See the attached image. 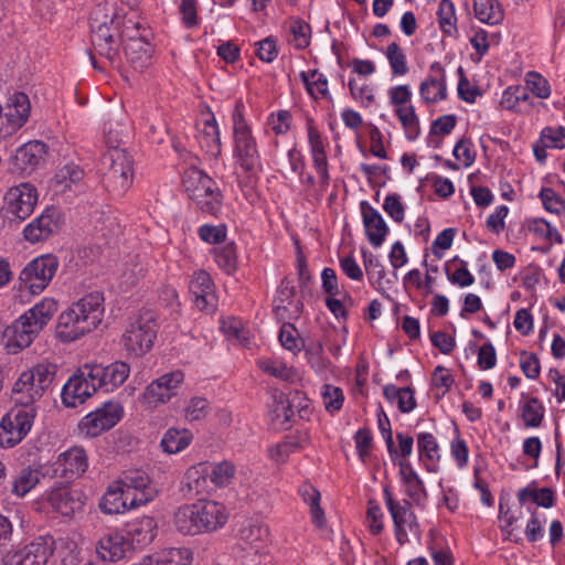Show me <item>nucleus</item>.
I'll return each mask as SVG.
<instances>
[{
    "instance_id": "18",
    "label": "nucleus",
    "mask_w": 565,
    "mask_h": 565,
    "mask_svg": "<svg viewBox=\"0 0 565 565\" xmlns=\"http://www.w3.org/2000/svg\"><path fill=\"white\" fill-rule=\"evenodd\" d=\"M61 222L60 211L53 206L46 207L24 226L23 237L30 244L44 242L58 232Z\"/></svg>"
},
{
    "instance_id": "60",
    "label": "nucleus",
    "mask_w": 565,
    "mask_h": 565,
    "mask_svg": "<svg viewBox=\"0 0 565 565\" xmlns=\"http://www.w3.org/2000/svg\"><path fill=\"white\" fill-rule=\"evenodd\" d=\"M279 342L288 351L298 353L302 349V339L292 323H284L279 331Z\"/></svg>"
},
{
    "instance_id": "20",
    "label": "nucleus",
    "mask_w": 565,
    "mask_h": 565,
    "mask_svg": "<svg viewBox=\"0 0 565 565\" xmlns=\"http://www.w3.org/2000/svg\"><path fill=\"white\" fill-rule=\"evenodd\" d=\"M214 282L205 270H196L190 278L189 289L194 297L196 308L206 313H213L217 307Z\"/></svg>"
},
{
    "instance_id": "43",
    "label": "nucleus",
    "mask_w": 565,
    "mask_h": 565,
    "mask_svg": "<svg viewBox=\"0 0 565 565\" xmlns=\"http://www.w3.org/2000/svg\"><path fill=\"white\" fill-rule=\"evenodd\" d=\"M445 273L449 282L458 287H469L475 282L473 275L468 270L467 262L458 259V257L446 263Z\"/></svg>"
},
{
    "instance_id": "57",
    "label": "nucleus",
    "mask_w": 565,
    "mask_h": 565,
    "mask_svg": "<svg viewBox=\"0 0 565 565\" xmlns=\"http://www.w3.org/2000/svg\"><path fill=\"white\" fill-rule=\"evenodd\" d=\"M312 166L318 174L319 192L318 196H322L330 184V173L327 152L311 154Z\"/></svg>"
},
{
    "instance_id": "30",
    "label": "nucleus",
    "mask_w": 565,
    "mask_h": 565,
    "mask_svg": "<svg viewBox=\"0 0 565 565\" xmlns=\"http://www.w3.org/2000/svg\"><path fill=\"white\" fill-rule=\"evenodd\" d=\"M418 459L428 472L436 473L439 470L440 448L436 437L430 433L416 435Z\"/></svg>"
},
{
    "instance_id": "17",
    "label": "nucleus",
    "mask_w": 565,
    "mask_h": 565,
    "mask_svg": "<svg viewBox=\"0 0 565 565\" xmlns=\"http://www.w3.org/2000/svg\"><path fill=\"white\" fill-rule=\"evenodd\" d=\"M420 100L427 105H437L448 97L446 70L440 62L429 65L428 74L419 84Z\"/></svg>"
},
{
    "instance_id": "28",
    "label": "nucleus",
    "mask_w": 565,
    "mask_h": 565,
    "mask_svg": "<svg viewBox=\"0 0 565 565\" xmlns=\"http://www.w3.org/2000/svg\"><path fill=\"white\" fill-rule=\"evenodd\" d=\"M46 145L40 140L29 141L19 147L13 156V164L21 172L32 171L44 160Z\"/></svg>"
},
{
    "instance_id": "14",
    "label": "nucleus",
    "mask_w": 565,
    "mask_h": 565,
    "mask_svg": "<svg viewBox=\"0 0 565 565\" xmlns=\"http://www.w3.org/2000/svg\"><path fill=\"white\" fill-rule=\"evenodd\" d=\"M31 115V103L29 96L21 92H15L9 96L4 106H2V120L0 134L10 136L19 131L29 120Z\"/></svg>"
},
{
    "instance_id": "58",
    "label": "nucleus",
    "mask_w": 565,
    "mask_h": 565,
    "mask_svg": "<svg viewBox=\"0 0 565 565\" xmlns=\"http://www.w3.org/2000/svg\"><path fill=\"white\" fill-rule=\"evenodd\" d=\"M321 397L327 412L333 414L342 408L344 394L340 387L324 384L321 387Z\"/></svg>"
},
{
    "instance_id": "6",
    "label": "nucleus",
    "mask_w": 565,
    "mask_h": 565,
    "mask_svg": "<svg viewBox=\"0 0 565 565\" xmlns=\"http://www.w3.org/2000/svg\"><path fill=\"white\" fill-rule=\"evenodd\" d=\"M102 163L105 188L113 195L122 196L132 184V158L125 149L111 148L103 154Z\"/></svg>"
},
{
    "instance_id": "54",
    "label": "nucleus",
    "mask_w": 565,
    "mask_h": 565,
    "mask_svg": "<svg viewBox=\"0 0 565 565\" xmlns=\"http://www.w3.org/2000/svg\"><path fill=\"white\" fill-rule=\"evenodd\" d=\"M84 177V171L76 164L70 163L62 167L55 174V183L62 190H72L73 185L78 184Z\"/></svg>"
},
{
    "instance_id": "13",
    "label": "nucleus",
    "mask_w": 565,
    "mask_h": 565,
    "mask_svg": "<svg viewBox=\"0 0 565 565\" xmlns=\"http://www.w3.org/2000/svg\"><path fill=\"white\" fill-rule=\"evenodd\" d=\"M116 481L126 492V497L131 500L130 508L146 505L158 494V491L152 484L149 476L141 470L125 471Z\"/></svg>"
},
{
    "instance_id": "7",
    "label": "nucleus",
    "mask_w": 565,
    "mask_h": 565,
    "mask_svg": "<svg viewBox=\"0 0 565 565\" xmlns=\"http://www.w3.org/2000/svg\"><path fill=\"white\" fill-rule=\"evenodd\" d=\"M158 323L153 312L140 311L131 318L121 335V344L129 355L142 356L153 347Z\"/></svg>"
},
{
    "instance_id": "29",
    "label": "nucleus",
    "mask_w": 565,
    "mask_h": 565,
    "mask_svg": "<svg viewBox=\"0 0 565 565\" xmlns=\"http://www.w3.org/2000/svg\"><path fill=\"white\" fill-rule=\"evenodd\" d=\"M57 310V301L52 297H45L26 310L21 317L40 334Z\"/></svg>"
},
{
    "instance_id": "42",
    "label": "nucleus",
    "mask_w": 565,
    "mask_h": 565,
    "mask_svg": "<svg viewBox=\"0 0 565 565\" xmlns=\"http://www.w3.org/2000/svg\"><path fill=\"white\" fill-rule=\"evenodd\" d=\"M476 18L487 24H499L504 17L502 6L498 0H473Z\"/></svg>"
},
{
    "instance_id": "62",
    "label": "nucleus",
    "mask_w": 565,
    "mask_h": 565,
    "mask_svg": "<svg viewBox=\"0 0 565 565\" xmlns=\"http://www.w3.org/2000/svg\"><path fill=\"white\" fill-rule=\"evenodd\" d=\"M527 511L530 512L531 518L529 519L525 526V536L529 542L535 543L537 541H541L544 536V526L546 523V518L541 516L536 508H527Z\"/></svg>"
},
{
    "instance_id": "4",
    "label": "nucleus",
    "mask_w": 565,
    "mask_h": 565,
    "mask_svg": "<svg viewBox=\"0 0 565 565\" xmlns=\"http://www.w3.org/2000/svg\"><path fill=\"white\" fill-rule=\"evenodd\" d=\"M56 373L57 365L47 361L23 371L12 387L15 403L28 407L39 401L52 386Z\"/></svg>"
},
{
    "instance_id": "10",
    "label": "nucleus",
    "mask_w": 565,
    "mask_h": 565,
    "mask_svg": "<svg viewBox=\"0 0 565 565\" xmlns=\"http://www.w3.org/2000/svg\"><path fill=\"white\" fill-rule=\"evenodd\" d=\"M58 259L52 254L41 255L21 270L19 280L21 286L32 295H39L45 290L58 268Z\"/></svg>"
},
{
    "instance_id": "36",
    "label": "nucleus",
    "mask_w": 565,
    "mask_h": 565,
    "mask_svg": "<svg viewBox=\"0 0 565 565\" xmlns=\"http://www.w3.org/2000/svg\"><path fill=\"white\" fill-rule=\"evenodd\" d=\"M207 469L204 463L191 467L186 470L183 480V491L188 495H202L207 493Z\"/></svg>"
},
{
    "instance_id": "63",
    "label": "nucleus",
    "mask_w": 565,
    "mask_h": 565,
    "mask_svg": "<svg viewBox=\"0 0 565 565\" xmlns=\"http://www.w3.org/2000/svg\"><path fill=\"white\" fill-rule=\"evenodd\" d=\"M540 143L550 149L565 148V128L562 126L545 127L540 135Z\"/></svg>"
},
{
    "instance_id": "5",
    "label": "nucleus",
    "mask_w": 565,
    "mask_h": 565,
    "mask_svg": "<svg viewBox=\"0 0 565 565\" xmlns=\"http://www.w3.org/2000/svg\"><path fill=\"white\" fill-rule=\"evenodd\" d=\"M182 185L188 196L204 213L216 214L222 206L223 195L216 182L196 168H189L182 174Z\"/></svg>"
},
{
    "instance_id": "50",
    "label": "nucleus",
    "mask_w": 565,
    "mask_h": 565,
    "mask_svg": "<svg viewBox=\"0 0 565 565\" xmlns=\"http://www.w3.org/2000/svg\"><path fill=\"white\" fill-rule=\"evenodd\" d=\"M385 56L393 76H405L408 73L407 56L396 42H392L387 45Z\"/></svg>"
},
{
    "instance_id": "1",
    "label": "nucleus",
    "mask_w": 565,
    "mask_h": 565,
    "mask_svg": "<svg viewBox=\"0 0 565 565\" xmlns=\"http://www.w3.org/2000/svg\"><path fill=\"white\" fill-rule=\"evenodd\" d=\"M245 106L242 100L235 103L232 114L233 121V159L235 164L244 172L238 175L241 189L252 192L263 170L260 153L253 130L244 116Z\"/></svg>"
},
{
    "instance_id": "22",
    "label": "nucleus",
    "mask_w": 565,
    "mask_h": 565,
    "mask_svg": "<svg viewBox=\"0 0 565 565\" xmlns=\"http://www.w3.org/2000/svg\"><path fill=\"white\" fill-rule=\"evenodd\" d=\"M54 467L55 473L65 479L82 476L88 468V458L85 449L81 446L68 448L58 455Z\"/></svg>"
},
{
    "instance_id": "8",
    "label": "nucleus",
    "mask_w": 565,
    "mask_h": 565,
    "mask_svg": "<svg viewBox=\"0 0 565 565\" xmlns=\"http://www.w3.org/2000/svg\"><path fill=\"white\" fill-rule=\"evenodd\" d=\"M383 499L385 507L392 518L394 525V535L397 543L403 546L409 542L408 534L420 539L422 529L416 514L412 510L411 501L395 499L390 487L383 489Z\"/></svg>"
},
{
    "instance_id": "45",
    "label": "nucleus",
    "mask_w": 565,
    "mask_h": 565,
    "mask_svg": "<svg viewBox=\"0 0 565 565\" xmlns=\"http://www.w3.org/2000/svg\"><path fill=\"white\" fill-rule=\"evenodd\" d=\"M269 414L274 423L280 426L288 424L295 415L294 401L290 402L282 393L275 394Z\"/></svg>"
},
{
    "instance_id": "19",
    "label": "nucleus",
    "mask_w": 565,
    "mask_h": 565,
    "mask_svg": "<svg viewBox=\"0 0 565 565\" xmlns=\"http://www.w3.org/2000/svg\"><path fill=\"white\" fill-rule=\"evenodd\" d=\"M130 366L122 361L114 362L109 365L89 364V377H93L98 390L111 392L120 386L128 377Z\"/></svg>"
},
{
    "instance_id": "24",
    "label": "nucleus",
    "mask_w": 565,
    "mask_h": 565,
    "mask_svg": "<svg viewBox=\"0 0 565 565\" xmlns=\"http://www.w3.org/2000/svg\"><path fill=\"white\" fill-rule=\"evenodd\" d=\"M360 211L369 243L374 248L381 247L390 232L383 216L367 201L360 203Z\"/></svg>"
},
{
    "instance_id": "26",
    "label": "nucleus",
    "mask_w": 565,
    "mask_h": 565,
    "mask_svg": "<svg viewBox=\"0 0 565 565\" xmlns=\"http://www.w3.org/2000/svg\"><path fill=\"white\" fill-rule=\"evenodd\" d=\"M38 335V332L21 316L8 326L2 333L6 348L11 354H17L30 347Z\"/></svg>"
},
{
    "instance_id": "47",
    "label": "nucleus",
    "mask_w": 565,
    "mask_h": 565,
    "mask_svg": "<svg viewBox=\"0 0 565 565\" xmlns=\"http://www.w3.org/2000/svg\"><path fill=\"white\" fill-rule=\"evenodd\" d=\"M157 565H190L192 553L185 547L166 548L152 555Z\"/></svg>"
},
{
    "instance_id": "51",
    "label": "nucleus",
    "mask_w": 565,
    "mask_h": 565,
    "mask_svg": "<svg viewBox=\"0 0 565 565\" xmlns=\"http://www.w3.org/2000/svg\"><path fill=\"white\" fill-rule=\"evenodd\" d=\"M211 411V404L205 397H191L183 406V418L188 423L203 420Z\"/></svg>"
},
{
    "instance_id": "9",
    "label": "nucleus",
    "mask_w": 565,
    "mask_h": 565,
    "mask_svg": "<svg viewBox=\"0 0 565 565\" xmlns=\"http://www.w3.org/2000/svg\"><path fill=\"white\" fill-rule=\"evenodd\" d=\"M38 200V189L29 182L9 188L3 196L4 220L10 224H21L34 212Z\"/></svg>"
},
{
    "instance_id": "55",
    "label": "nucleus",
    "mask_w": 565,
    "mask_h": 565,
    "mask_svg": "<svg viewBox=\"0 0 565 565\" xmlns=\"http://www.w3.org/2000/svg\"><path fill=\"white\" fill-rule=\"evenodd\" d=\"M544 406L536 397L529 398L521 407L526 427H539L544 418Z\"/></svg>"
},
{
    "instance_id": "52",
    "label": "nucleus",
    "mask_w": 565,
    "mask_h": 565,
    "mask_svg": "<svg viewBox=\"0 0 565 565\" xmlns=\"http://www.w3.org/2000/svg\"><path fill=\"white\" fill-rule=\"evenodd\" d=\"M291 39L289 42L296 50H305L310 45L311 26L302 19L294 18L289 22Z\"/></svg>"
},
{
    "instance_id": "49",
    "label": "nucleus",
    "mask_w": 565,
    "mask_h": 565,
    "mask_svg": "<svg viewBox=\"0 0 565 565\" xmlns=\"http://www.w3.org/2000/svg\"><path fill=\"white\" fill-rule=\"evenodd\" d=\"M395 115L405 131L406 138L415 140L419 136L420 128L414 106L408 105L407 107L395 108Z\"/></svg>"
},
{
    "instance_id": "21",
    "label": "nucleus",
    "mask_w": 565,
    "mask_h": 565,
    "mask_svg": "<svg viewBox=\"0 0 565 565\" xmlns=\"http://www.w3.org/2000/svg\"><path fill=\"white\" fill-rule=\"evenodd\" d=\"M54 551L51 536H40L17 551L10 558V565H46Z\"/></svg>"
},
{
    "instance_id": "46",
    "label": "nucleus",
    "mask_w": 565,
    "mask_h": 565,
    "mask_svg": "<svg viewBox=\"0 0 565 565\" xmlns=\"http://www.w3.org/2000/svg\"><path fill=\"white\" fill-rule=\"evenodd\" d=\"M214 259L217 266L227 275H233L237 269V249L234 242L214 248Z\"/></svg>"
},
{
    "instance_id": "41",
    "label": "nucleus",
    "mask_w": 565,
    "mask_h": 565,
    "mask_svg": "<svg viewBox=\"0 0 565 565\" xmlns=\"http://www.w3.org/2000/svg\"><path fill=\"white\" fill-rule=\"evenodd\" d=\"M257 366L266 374L285 382L294 383L298 379L297 371L278 359L262 358L257 361Z\"/></svg>"
},
{
    "instance_id": "38",
    "label": "nucleus",
    "mask_w": 565,
    "mask_h": 565,
    "mask_svg": "<svg viewBox=\"0 0 565 565\" xmlns=\"http://www.w3.org/2000/svg\"><path fill=\"white\" fill-rule=\"evenodd\" d=\"M299 77L305 84L307 93L315 99L324 98L332 100L328 89V78L318 70L300 72Z\"/></svg>"
},
{
    "instance_id": "12",
    "label": "nucleus",
    "mask_w": 565,
    "mask_h": 565,
    "mask_svg": "<svg viewBox=\"0 0 565 565\" xmlns=\"http://www.w3.org/2000/svg\"><path fill=\"white\" fill-rule=\"evenodd\" d=\"M183 381L184 374L181 371L164 373L146 386L139 401L146 408H158L178 394V388Z\"/></svg>"
},
{
    "instance_id": "48",
    "label": "nucleus",
    "mask_w": 565,
    "mask_h": 565,
    "mask_svg": "<svg viewBox=\"0 0 565 565\" xmlns=\"http://www.w3.org/2000/svg\"><path fill=\"white\" fill-rule=\"evenodd\" d=\"M363 265L369 276L370 282L375 287L376 290L382 289V281L386 276L384 265L372 253L362 249Z\"/></svg>"
},
{
    "instance_id": "33",
    "label": "nucleus",
    "mask_w": 565,
    "mask_h": 565,
    "mask_svg": "<svg viewBox=\"0 0 565 565\" xmlns=\"http://www.w3.org/2000/svg\"><path fill=\"white\" fill-rule=\"evenodd\" d=\"M130 502L131 500L126 497L124 489L115 481L102 497L99 508L106 514H119L134 509L130 508Z\"/></svg>"
},
{
    "instance_id": "56",
    "label": "nucleus",
    "mask_w": 565,
    "mask_h": 565,
    "mask_svg": "<svg viewBox=\"0 0 565 565\" xmlns=\"http://www.w3.org/2000/svg\"><path fill=\"white\" fill-rule=\"evenodd\" d=\"M526 88L537 98L546 99L551 96L552 88L548 81L539 72L530 71L525 74Z\"/></svg>"
},
{
    "instance_id": "15",
    "label": "nucleus",
    "mask_w": 565,
    "mask_h": 565,
    "mask_svg": "<svg viewBox=\"0 0 565 565\" xmlns=\"http://www.w3.org/2000/svg\"><path fill=\"white\" fill-rule=\"evenodd\" d=\"M122 416V407L118 403L106 402L102 407L84 416L78 428L81 433L89 437H96L113 428Z\"/></svg>"
},
{
    "instance_id": "59",
    "label": "nucleus",
    "mask_w": 565,
    "mask_h": 565,
    "mask_svg": "<svg viewBox=\"0 0 565 565\" xmlns=\"http://www.w3.org/2000/svg\"><path fill=\"white\" fill-rule=\"evenodd\" d=\"M210 480L218 488H224L231 483L235 476V467L230 461H222L214 465L207 472Z\"/></svg>"
},
{
    "instance_id": "25",
    "label": "nucleus",
    "mask_w": 565,
    "mask_h": 565,
    "mask_svg": "<svg viewBox=\"0 0 565 565\" xmlns=\"http://www.w3.org/2000/svg\"><path fill=\"white\" fill-rule=\"evenodd\" d=\"M397 466L399 468L398 476L404 486V492L408 497L407 500L411 501L412 504L424 507L428 499L424 481L408 460H398Z\"/></svg>"
},
{
    "instance_id": "31",
    "label": "nucleus",
    "mask_w": 565,
    "mask_h": 565,
    "mask_svg": "<svg viewBox=\"0 0 565 565\" xmlns=\"http://www.w3.org/2000/svg\"><path fill=\"white\" fill-rule=\"evenodd\" d=\"M130 543L119 532L103 535L96 546V552L103 561L116 562L121 559L129 550Z\"/></svg>"
},
{
    "instance_id": "61",
    "label": "nucleus",
    "mask_w": 565,
    "mask_h": 565,
    "mask_svg": "<svg viewBox=\"0 0 565 565\" xmlns=\"http://www.w3.org/2000/svg\"><path fill=\"white\" fill-rule=\"evenodd\" d=\"M39 472L30 468L21 470L12 484V493L18 497L25 495L39 482Z\"/></svg>"
},
{
    "instance_id": "27",
    "label": "nucleus",
    "mask_w": 565,
    "mask_h": 565,
    "mask_svg": "<svg viewBox=\"0 0 565 565\" xmlns=\"http://www.w3.org/2000/svg\"><path fill=\"white\" fill-rule=\"evenodd\" d=\"M199 523L204 532H213L223 527L228 513L223 503L213 500H199L194 503Z\"/></svg>"
},
{
    "instance_id": "37",
    "label": "nucleus",
    "mask_w": 565,
    "mask_h": 565,
    "mask_svg": "<svg viewBox=\"0 0 565 565\" xmlns=\"http://www.w3.org/2000/svg\"><path fill=\"white\" fill-rule=\"evenodd\" d=\"M385 398L396 404L402 413H411L416 407L415 392L412 387H397L394 384L385 385L383 388Z\"/></svg>"
},
{
    "instance_id": "44",
    "label": "nucleus",
    "mask_w": 565,
    "mask_h": 565,
    "mask_svg": "<svg viewBox=\"0 0 565 565\" xmlns=\"http://www.w3.org/2000/svg\"><path fill=\"white\" fill-rule=\"evenodd\" d=\"M268 536L269 530L263 524L249 523L238 531L239 540L249 545L255 552H259Z\"/></svg>"
},
{
    "instance_id": "40",
    "label": "nucleus",
    "mask_w": 565,
    "mask_h": 565,
    "mask_svg": "<svg viewBox=\"0 0 565 565\" xmlns=\"http://www.w3.org/2000/svg\"><path fill=\"white\" fill-rule=\"evenodd\" d=\"M193 434L186 428H169L162 439L161 447L167 454H178L184 450L192 441Z\"/></svg>"
},
{
    "instance_id": "11",
    "label": "nucleus",
    "mask_w": 565,
    "mask_h": 565,
    "mask_svg": "<svg viewBox=\"0 0 565 565\" xmlns=\"http://www.w3.org/2000/svg\"><path fill=\"white\" fill-rule=\"evenodd\" d=\"M33 407L13 408L0 422V447L12 448L29 434L33 426Z\"/></svg>"
},
{
    "instance_id": "34",
    "label": "nucleus",
    "mask_w": 565,
    "mask_h": 565,
    "mask_svg": "<svg viewBox=\"0 0 565 565\" xmlns=\"http://www.w3.org/2000/svg\"><path fill=\"white\" fill-rule=\"evenodd\" d=\"M518 501L521 505L532 501L537 507L545 509L552 508L555 504V492L553 489L544 487L537 488L536 481H532L526 487L521 488L516 493Z\"/></svg>"
},
{
    "instance_id": "2",
    "label": "nucleus",
    "mask_w": 565,
    "mask_h": 565,
    "mask_svg": "<svg viewBox=\"0 0 565 565\" xmlns=\"http://www.w3.org/2000/svg\"><path fill=\"white\" fill-rule=\"evenodd\" d=\"M124 20L115 0L97 4L90 13L92 45L109 64H114L119 57Z\"/></svg>"
},
{
    "instance_id": "23",
    "label": "nucleus",
    "mask_w": 565,
    "mask_h": 565,
    "mask_svg": "<svg viewBox=\"0 0 565 565\" xmlns=\"http://www.w3.org/2000/svg\"><path fill=\"white\" fill-rule=\"evenodd\" d=\"M46 500L52 509L63 516H73L84 507V495L81 491L62 486L46 493Z\"/></svg>"
},
{
    "instance_id": "3",
    "label": "nucleus",
    "mask_w": 565,
    "mask_h": 565,
    "mask_svg": "<svg viewBox=\"0 0 565 565\" xmlns=\"http://www.w3.org/2000/svg\"><path fill=\"white\" fill-rule=\"evenodd\" d=\"M104 297L93 291L63 311L57 321L56 335L63 342H73L95 330L102 322Z\"/></svg>"
},
{
    "instance_id": "53",
    "label": "nucleus",
    "mask_w": 565,
    "mask_h": 565,
    "mask_svg": "<svg viewBox=\"0 0 565 565\" xmlns=\"http://www.w3.org/2000/svg\"><path fill=\"white\" fill-rule=\"evenodd\" d=\"M437 17L439 26L444 33L450 36L458 33L455 6L450 0H440Z\"/></svg>"
},
{
    "instance_id": "64",
    "label": "nucleus",
    "mask_w": 565,
    "mask_h": 565,
    "mask_svg": "<svg viewBox=\"0 0 565 565\" xmlns=\"http://www.w3.org/2000/svg\"><path fill=\"white\" fill-rule=\"evenodd\" d=\"M544 209L554 214L565 211V200L552 188H542L539 194Z\"/></svg>"
},
{
    "instance_id": "35",
    "label": "nucleus",
    "mask_w": 565,
    "mask_h": 565,
    "mask_svg": "<svg viewBox=\"0 0 565 565\" xmlns=\"http://www.w3.org/2000/svg\"><path fill=\"white\" fill-rule=\"evenodd\" d=\"M175 530L183 535H196L203 533L199 523L194 503L180 507L173 515Z\"/></svg>"
},
{
    "instance_id": "16",
    "label": "nucleus",
    "mask_w": 565,
    "mask_h": 565,
    "mask_svg": "<svg viewBox=\"0 0 565 565\" xmlns=\"http://www.w3.org/2000/svg\"><path fill=\"white\" fill-rule=\"evenodd\" d=\"M89 364H85L64 384L61 392L62 402L67 407H76L98 391L93 377H89Z\"/></svg>"
},
{
    "instance_id": "39",
    "label": "nucleus",
    "mask_w": 565,
    "mask_h": 565,
    "mask_svg": "<svg viewBox=\"0 0 565 565\" xmlns=\"http://www.w3.org/2000/svg\"><path fill=\"white\" fill-rule=\"evenodd\" d=\"M124 51L127 60L139 71H142L151 58V46L140 39H129Z\"/></svg>"
},
{
    "instance_id": "32",
    "label": "nucleus",
    "mask_w": 565,
    "mask_h": 565,
    "mask_svg": "<svg viewBox=\"0 0 565 565\" xmlns=\"http://www.w3.org/2000/svg\"><path fill=\"white\" fill-rule=\"evenodd\" d=\"M126 533L138 546L150 544L157 534V522L152 516L143 515L126 524Z\"/></svg>"
}]
</instances>
